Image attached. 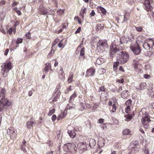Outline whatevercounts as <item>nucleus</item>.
Here are the masks:
<instances>
[{
	"mask_svg": "<svg viewBox=\"0 0 154 154\" xmlns=\"http://www.w3.org/2000/svg\"><path fill=\"white\" fill-rule=\"evenodd\" d=\"M95 14V13L94 10H92L91 11V12L90 13V15L91 17H92Z\"/></svg>",
	"mask_w": 154,
	"mask_h": 154,
	"instance_id": "nucleus-59",
	"label": "nucleus"
},
{
	"mask_svg": "<svg viewBox=\"0 0 154 154\" xmlns=\"http://www.w3.org/2000/svg\"><path fill=\"white\" fill-rule=\"evenodd\" d=\"M66 43V40L64 39L62 40L58 44V46L59 48H63Z\"/></svg>",
	"mask_w": 154,
	"mask_h": 154,
	"instance_id": "nucleus-24",
	"label": "nucleus"
},
{
	"mask_svg": "<svg viewBox=\"0 0 154 154\" xmlns=\"http://www.w3.org/2000/svg\"><path fill=\"white\" fill-rule=\"evenodd\" d=\"M73 76V74H70L68 79V82L69 83H71L72 82Z\"/></svg>",
	"mask_w": 154,
	"mask_h": 154,
	"instance_id": "nucleus-35",
	"label": "nucleus"
},
{
	"mask_svg": "<svg viewBox=\"0 0 154 154\" xmlns=\"http://www.w3.org/2000/svg\"><path fill=\"white\" fill-rule=\"evenodd\" d=\"M18 4V2H17L15 1H14L13 3L11 4V6L12 7H14L17 5Z\"/></svg>",
	"mask_w": 154,
	"mask_h": 154,
	"instance_id": "nucleus-61",
	"label": "nucleus"
},
{
	"mask_svg": "<svg viewBox=\"0 0 154 154\" xmlns=\"http://www.w3.org/2000/svg\"><path fill=\"white\" fill-rule=\"evenodd\" d=\"M128 90H124L122 92L121 94V96L123 98H126L128 95Z\"/></svg>",
	"mask_w": 154,
	"mask_h": 154,
	"instance_id": "nucleus-25",
	"label": "nucleus"
},
{
	"mask_svg": "<svg viewBox=\"0 0 154 154\" xmlns=\"http://www.w3.org/2000/svg\"><path fill=\"white\" fill-rule=\"evenodd\" d=\"M1 67V73L3 75H5V72L7 73L11 69V63L10 62H7L3 63Z\"/></svg>",
	"mask_w": 154,
	"mask_h": 154,
	"instance_id": "nucleus-5",
	"label": "nucleus"
},
{
	"mask_svg": "<svg viewBox=\"0 0 154 154\" xmlns=\"http://www.w3.org/2000/svg\"><path fill=\"white\" fill-rule=\"evenodd\" d=\"M131 103L132 101L130 99L128 100L125 102V104L127 107H130L131 105Z\"/></svg>",
	"mask_w": 154,
	"mask_h": 154,
	"instance_id": "nucleus-39",
	"label": "nucleus"
},
{
	"mask_svg": "<svg viewBox=\"0 0 154 154\" xmlns=\"http://www.w3.org/2000/svg\"><path fill=\"white\" fill-rule=\"evenodd\" d=\"M78 146L80 153L84 152L87 149V146L85 143H78Z\"/></svg>",
	"mask_w": 154,
	"mask_h": 154,
	"instance_id": "nucleus-11",
	"label": "nucleus"
},
{
	"mask_svg": "<svg viewBox=\"0 0 154 154\" xmlns=\"http://www.w3.org/2000/svg\"><path fill=\"white\" fill-rule=\"evenodd\" d=\"M84 104L83 103H81L80 104V106L81 107L80 108L79 110L81 111L84 110L85 108V106H84Z\"/></svg>",
	"mask_w": 154,
	"mask_h": 154,
	"instance_id": "nucleus-52",
	"label": "nucleus"
},
{
	"mask_svg": "<svg viewBox=\"0 0 154 154\" xmlns=\"http://www.w3.org/2000/svg\"><path fill=\"white\" fill-rule=\"evenodd\" d=\"M66 115V114L65 113V111H64L63 113L60 115H59L58 117H57V120H59L60 119H63V118H64L65 116Z\"/></svg>",
	"mask_w": 154,
	"mask_h": 154,
	"instance_id": "nucleus-30",
	"label": "nucleus"
},
{
	"mask_svg": "<svg viewBox=\"0 0 154 154\" xmlns=\"http://www.w3.org/2000/svg\"><path fill=\"white\" fill-rule=\"evenodd\" d=\"M84 49H85L84 48H82L81 49V50L80 51V56H84V55L85 53Z\"/></svg>",
	"mask_w": 154,
	"mask_h": 154,
	"instance_id": "nucleus-48",
	"label": "nucleus"
},
{
	"mask_svg": "<svg viewBox=\"0 0 154 154\" xmlns=\"http://www.w3.org/2000/svg\"><path fill=\"white\" fill-rule=\"evenodd\" d=\"M133 64L136 71L138 72H140L142 69V66L140 60L138 59L134 60Z\"/></svg>",
	"mask_w": 154,
	"mask_h": 154,
	"instance_id": "nucleus-7",
	"label": "nucleus"
},
{
	"mask_svg": "<svg viewBox=\"0 0 154 154\" xmlns=\"http://www.w3.org/2000/svg\"><path fill=\"white\" fill-rule=\"evenodd\" d=\"M77 95L76 93L74 92V93L70 97L69 101V102H72L74 101V99L76 97Z\"/></svg>",
	"mask_w": 154,
	"mask_h": 154,
	"instance_id": "nucleus-31",
	"label": "nucleus"
},
{
	"mask_svg": "<svg viewBox=\"0 0 154 154\" xmlns=\"http://www.w3.org/2000/svg\"><path fill=\"white\" fill-rule=\"evenodd\" d=\"M23 41V39L22 38H18L16 41V43L18 45L22 43Z\"/></svg>",
	"mask_w": 154,
	"mask_h": 154,
	"instance_id": "nucleus-45",
	"label": "nucleus"
},
{
	"mask_svg": "<svg viewBox=\"0 0 154 154\" xmlns=\"http://www.w3.org/2000/svg\"><path fill=\"white\" fill-rule=\"evenodd\" d=\"M125 14L124 15V19L123 20L124 22L127 21L130 15L127 12H125Z\"/></svg>",
	"mask_w": 154,
	"mask_h": 154,
	"instance_id": "nucleus-34",
	"label": "nucleus"
},
{
	"mask_svg": "<svg viewBox=\"0 0 154 154\" xmlns=\"http://www.w3.org/2000/svg\"><path fill=\"white\" fill-rule=\"evenodd\" d=\"M151 121L150 116L148 113L145 112L143 114L142 118L141 119V122L144 128L147 129L149 128V123Z\"/></svg>",
	"mask_w": 154,
	"mask_h": 154,
	"instance_id": "nucleus-2",
	"label": "nucleus"
},
{
	"mask_svg": "<svg viewBox=\"0 0 154 154\" xmlns=\"http://www.w3.org/2000/svg\"><path fill=\"white\" fill-rule=\"evenodd\" d=\"M114 103L112 105V112H114L116 111V107L115 104V101H113Z\"/></svg>",
	"mask_w": 154,
	"mask_h": 154,
	"instance_id": "nucleus-41",
	"label": "nucleus"
},
{
	"mask_svg": "<svg viewBox=\"0 0 154 154\" xmlns=\"http://www.w3.org/2000/svg\"><path fill=\"white\" fill-rule=\"evenodd\" d=\"M57 12L58 14H57L59 16H61L64 13V11L63 10H61L60 9L57 11Z\"/></svg>",
	"mask_w": 154,
	"mask_h": 154,
	"instance_id": "nucleus-38",
	"label": "nucleus"
},
{
	"mask_svg": "<svg viewBox=\"0 0 154 154\" xmlns=\"http://www.w3.org/2000/svg\"><path fill=\"white\" fill-rule=\"evenodd\" d=\"M12 31L14 32V33H15V32L16 31L15 28H10L9 29L8 31V32L10 35H11L12 33Z\"/></svg>",
	"mask_w": 154,
	"mask_h": 154,
	"instance_id": "nucleus-42",
	"label": "nucleus"
},
{
	"mask_svg": "<svg viewBox=\"0 0 154 154\" xmlns=\"http://www.w3.org/2000/svg\"><path fill=\"white\" fill-rule=\"evenodd\" d=\"M68 151L72 153H75L77 149L75 144L73 143H69L67 145Z\"/></svg>",
	"mask_w": 154,
	"mask_h": 154,
	"instance_id": "nucleus-9",
	"label": "nucleus"
},
{
	"mask_svg": "<svg viewBox=\"0 0 154 154\" xmlns=\"http://www.w3.org/2000/svg\"><path fill=\"white\" fill-rule=\"evenodd\" d=\"M76 106L75 104H73L72 103V102H69L68 104L66 107L67 109H74L75 108Z\"/></svg>",
	"mask_w": 154,
	"mask_h": 154,
	"instance_id": "nucleus-23",
	"label": "nucleus"
},
{
	"mask_svg": "<svg viewBox=\"0 0 154 154\" xmlns=\"http://www.w3.org/2000/svg\"><path fill=\"white\" fill-rule=\"evenodd\" d=\"M55 109H53L51 110H50L48 113V115L49 116H51L55 112Z\"/></svg>",
	"mask_w": 154,
	"mask_h": 154,
	"instance_id": "nucleus-46",
	"label": "nucleus"
},
{
	"mask_svg": "<svg viewBox=\"0 0 154 154\" xmlns=\"http://www.w3.org/2000/svg\"><path fill=\"white\" fill-rule=\"evenodd\" d=\"M130 48L132 51L136 54H139L140 53V48L137 42H136L134 44H131Z\"/></svg>",
	"mask_w": 154,
	"mask_h": 154,
	"instance_id": "nucleus-6",
	"label": "nucleus"
},
{
	"mask_svg": "<svg viewBox=\"0 0 154 154\" xmlns=\"http://www.w3.org/2000/svg\"><path fill=\"white\" fill-rule=\"evenodd\" d=\"M140 150V148L138 147H135V148H134L132 149L131 151L132 152H133V151H134V153H136L137 152H138Z\"/></svg>",
	"mask_w": 154,
	"mask_h": 154,
	"instance_id": "nucleus-50",
	"label": "nucleus"
},
{
	"mask_svg": "<svg viewBox=\"0 0 154 154\" xmlns=\"http://www.w3.org/2000/svg\"><path fill=\"white\" fill-rule=\"evenodd\" d=\"M122 134L124 135H131V131L129 129L126 128L123 130Z\"/></svg>",
	"mask_w": 154,
	"mask_h": 154,
	"instance_id": "nucleus-26",
	"label": "nucleus"
},
{
	"mask_svg": "<svg viewBox=\"0 0 154 154\" xmlns=\"http://www.w3.org/2000/svg\"><path fill=\"white\" fill-rule=\"evenodd\" d=\"M127 2L130 5H132L134 3V0H128Z\"/></svg>",
	"mask_w": 154,
	"mask_h": 154,
	"instance_id": "nucleus-54",
	"label": "nucleus"
},
{
	"mask_svg": "<svg viewBox=\"0 0 154 154\" xmlns=\"http://www.w3.org/2000/svg\"><path fill=\"white\" fill-rule=\"evenodd\" d=\"M51 68V64L49 63H46L45 64V66L44 68V71L46 72H48L49 70V69Z\"/></svg>",
	"mask_w": 154,
	"mask_h": 154,
	"instance_id": "nucleus-32",
	"label": "nucleus"
},
{
	"mask_svg": "<svg viewBox=\"0 0 154 154\" xmlns=\"http://www.w3.org/2000/svg\"><path fill=\"white\" fill-rule=\"evenodd\" d=\"M143 46L145 49L149 50H150V46L149 45V44L147 40H146V42H145V43L143 44Z\"/></svg>",
	"mask_w": 154,
	"mask_h": 154,
	"instance_id": "nucleus-28",
	"label": "nucleus"
},
{
	"mask_svg": "<svg viewBox=\"0 0 154 154\" xmlns=\"http://www.w3.org/2000/svg\"><path fill=\"white\" fill-rule=\"evenodd\" d=\"M34 119L33 117H32L30 121H28L26 124L27 127L28 128L30 129L33 126V125L34 124Z\"/></svg>",
	"mask_w": 154,
	"mask_h": 154,
	"instance_id": "nucleus-16",
	"label": "nucleus"
},
{
	"mask_svg": "<svg viewBox=\"0 0 154 154\" xmlns=\"http://www.w3.org/2000/svg\"><path fill=\"white\" fill-rule=\"evenodd\" d=\"M152 88H151L150 89H148V90L150 91H149V94L151 96H154V91H152Z\"/></svg>",
	"mask_w": 154,
	"mask_h": 154,
	"instance_id": "nucleus-51",
	"label": "nucleus"
},
{
	"mask_svg": "<svg viewBox=\"0 0 154 154\" xmlns=\"http://www.w3.org/2000/svg\"><path fill=\"white\" fill-rule=\"evenodd\" d=\"M98 8L101 11V13L103 14H105L106 13V10L103 7L101 6H99L98 7Z\"/></svg>",
	"mask_w": 154,
	"mask_h": 154,
	"instance_id": "nucleus-36",
	"label": "nucleus"
},
{
	"mask_svg": "<svg viewBox=\"0 0 154 154\" xmlns=\"http://www.w3.org/2000/svg\"><path fill=\"white\" fill-rule=\"evenodd\" d=\"M60 41V40L59 38H56L53 42L52 43V46L51 47V48H52V47L53 46H54L55 45H56L58 42H59Z\"/></svg>",
	"mask_w": 154,
	"mask_h": 154,
	"instance_id": "nucleus-44",
	"label": "nucleus"
},
{
	"mask_svg": "<svg viewBox=\"0 0 154 154\" xmlns=\"http://www.w3.org/2000/svg\"><path fill=\"white\" fill-rule=\"evenodd\" d=\"M100 103L99 102L94 103L93 106L92 107V109L93 110L96 109L97 108V106H99Z\"/></svg>",
	"mask_w": 154,
	"mask_h": 154,
	"instance_id": "nucleus-40",
	"label": "nucleus"
},
{
	"mask_svg": "<svg viewBox=\"0 0 154 154\" xmlns=\"http://www.w3.org/2000/svg\"><path fill=\"white\" fill-rule=\"evenodd\" d=\"M79 59L81 60H82L85 59V56H80L79 57Z\"/></svg>",
	"mask_w": 154,
	"mask_h": 154,
	"instance_id": "nucleus-63",
	"label": "nucleus"
},
{
	"mask_svg": "<svg viewBox=\"0 0 154 154\" xmlns=\"http://www.w3.org/2000/svg\"><path fill=\"white\" fill-rule=\"evenodd\" d=\"M105 59L102 57L97 58L96 61V63L98 65H100L103 63L105 62Z\"/></svg>",
	"mask_w": 154,
	"mask_h": 154,
	"instance_id": "nucleus-20",
	"label": "nucleus"
},
{
	"mask_svg": "<svg viewBox=\"0 0 154 154\" xmlns=\"http://www.w3.org/2000/svg\"><path fill=\"white\" fill-rule=\"evenodd\" d=\"M16 130L13 127H11L7 130V134L10 135L11 137H16L17 134L15 132Z\"/></svg>",
	"mask_w": 154,
	"mask_h": 154,
	"instance_id": "nucleus-10",
	"label": "nucleus"
},
{
	"mask_svg": "<svg viewBox=\"0 0 154 154\" xmlns=\"http://www.w3.org/2000/svg\"><path fill=\"white\" fill-rule=\"evenodd\" d=\"M99 92L101 91H105V88L104 86H101L99 87L98 90Z\"/></svg>",
	"mask_w": 154,
	"mask_h": 154,
	"instance_id": "nucleus-47",
	"label": "nucleus"
},
{
	"mask_svg": "<svg viewBox=\"0 0 154 154\" xmlns=\"http://www.w3.org/2000/svg\"><path fill=\"white\" fill-rule=\"evenodd\" d=\"M119 63H120V62H119L118 60H117V62H115L113 65V68L114 70L115 71H116L117 70V67L118 66Z\"/></svg>",
	"mask_w": 154,
	"mask_h": 154,
	"instance_id": "nucleus-33",
	"label": "nucleus"
},
{
	"mask_svg": "<svg viewBox=\"0 0 154 154\" xmlns=\"http://www.w3.org/2000/svg\"><path fill=\"white\" fill-rule=\"evenodd\" d=\"M57 118V116L55 115H53L51 118L53 122H54Z\"/></svg>",
	"mask_w": 154,
	"mask_h": 154,
	"instance_id": "nucleus-57",
	"label": "nucleus"
},
{
	"mask_svg": "<svg viewBox=\"0 0 154 154\" xmlns=\"http://www.w3.org/2000/svg\"><path fill=\"white\" fill-rule=\"evenodd\" d=\"M26 36L27 38L30 39L31 38V35L30 33L29 32H27L26 34Z\"/></svg>",
	"mask_w": 154,
	"mask_h": 154,
	"instance_id": "nucleus-58",
	"label": "nucleus"
},
{
	"mask_svg": "<svg viewBox=\"0 0 154 154\" xmlns=\"http://www.w3.org/2000/svg\"><path fill=\"white\" fill-rule=\"evenodd\" d=\"M118 54L121 56L118 59L120 63L124 64L128 60L129 55L125 52L121 51Z\"/></svg>",
	"mask_w": 154,
	"mask_h": 154,
	"instance_id": "nucleus-3",
	"label": "nucleus"
},
{
	"mask_svg": "<svg viewBox=\"0 0 154 154\" xmlns=\"http://www.w3.org/2000/svg\"><path fill=\"white\" fill-rule=\"evenodd\" d=\"M104 140L103 138L100 137L98 139V147L97 150H99L100 148L104 146Z\"/></svg>",
	"mask_w": 154,
	"mask_h": 154,
	"instance_id": "nucleus-13",
	"label": "nucleus"
},
{
	"mask_svg": "<svg viewBox=\"0 0 154 154\" xmlns=\"http://www.w3.org/2000/svg\"><path fill=\"white\" fill-rule=\"evenodd\" d=\"M68 133L72 138H74L76 135V133L74 131L72 130L71 131H68Z\"/></svg>",
	"mask_w": 154,
	"mask_h": 154,
	"instance_id": "nucleus-29",
	"label": "nucleus"
},
{
	"mask_svg": "<svg viewBox=\"0 0 154 154\" xmlns=\"http://www.w3.org/2000/svg\"><path fill=\"white\" fill-rule=\"evenodd\" d=\"M104 119H99L98 122H97L98 123H102L104 122Z\"/></svg>",
	"mask_w": 154,
	"mask_h": 154,
	"instance_id": "nucleus-62",
	"label": "nucleus"
},
{
	"mask_svg": "<svg viewBox=\"0 0 154 154\" xmlns=\"http://www.w3.org/2000/svg\"><path fill=\"white\" fill-rule=\"evenodd\" d=\"M5 2L4 0H2L0 1V5H4L5 3Z\"/></svg>",
	"mask_w": 154,
	"mask_h": 154,
	"instance_id": "nucleus-60",
	"label": "nucleus"
},
{
	"mask_svg": "<svg viewBox=\"0 0 154 154\" xmlns=\"http://www.w3.org/2000/svg\"><path fill=\"white\" fill-rule=\"evenodd\" d=\"M150 48L151 49H154V39H147Z\"/></svg>",
	"mask_w": 154,
	"mask_h": 154,
	"instance_id": "nucleus-17",
	"label": "nucleus"
},
{
	"mask_svg": "<svg viewBox=\"0 0 154 154\" xmlns=\"http://www.w3.org/2000/svg\"><path fill=\"white\" fill-rule=\"evenodd\" d=\"M95 72V69L93 68H91L87 70L86 72V75L88 76H93Z\"/></svg>",
	"mask_w": 154,
	"mask_h": 154,
	"instance_id": "nucleus-15",
	"label": "nucleus"
},
{
	"mask_svg": "<svg viewBox=\"0 0 154 154\" xmlns=\"http://www.w3.org/2000/svg\"><path fill=\"white\" fill-rule=\"evenodd\" d=\"M107 46V42L105 41L99 40L97 44V49L98 51L101 52L105 50V48Z\"/></svg>",
	"mask_w": 154,
	"mask_h": 154,
	"instance_id": "nucleus-4",
	"label": "nucleus"
},
{
	"mask_svg": "<svg viewBox=\"0 0 154 154\" xmlns=\"http://www.w3.org/2000/svg\"><path fill=\"white\" fill-rule=\"evenodd\" d=\"M85 105L86 108L88 109H90L91 108V106L90 104L87 103H85Z\"/></svg>",
	"mask_w": 154,
	"mask_h": 154,
	"instance_id": "nucleus-55",
	"label": "nucleus"
},
{
	"mask_svg": "<svg viewBox=\"0 0 154 154\" xmlns=\"http://www.w3.org/2000/svg\"><path fill=\"white\" fill-rule=\"evenodd\" d=\"M61 88V86L60 85H58L56 87L55 90L54 91V95H58L59 97L60 95L61 94V92L60 91V89Z\"/></svg>",
	"mask_w": 154,
	"mask_h": 154,
	"instance_id": "nucleus-14",
	"label": "nucleus"
},
{
	"mask_svg": "<svg viewBox=\"0 0 154 154\" xmlns=\"http://www.w3.org/2000/svg\"><path fill=\"white\" fill-rule=\"evenodd\" d=\"M152 0H145L144 2V8L147 11H151L152 8L151 4L152 2Z\"/></svg>",
	"mask_w": 154,
	"mask_h": 154,
	"instance_id": "nucleus-8",
	"label": "nucleus"
},
{
	"mask_svg": "<svg viewBox=\"0 0 154 154\" xmlns=\"http://www.w3.org/2000/svg\"><path fill=\"white\" fill-rule=\"evenodd\" d=\"M138 145V142L137 141H134L132 142L129 146L130 148L133 149L136 147Z\"/></svg>",
	"mask_w": 154,
	"mask_h": 154,
	"instance_id": "nucleus-21",
	"label": "nucleus"
},
{
	"mask_svg": "<svg viewBox=\"0 0 154 154\" xmlns=\"http://www.w3.org/2000/svg\"><path fill=\"white\" fill-rule=\"evenodd\" d=\"M0 91V112H2L6 110L11 105V103L5 98V89L1 88Z\"/></svg>",
	"mask_w": 154,
	"mask_h": 154,
	"instance_id": "nucleus-1",
	"label": "nucleus"
},
{
	"mask_svg": "<svg viewBox=\"0 0 154 154\" xmlns=\"http://www.w3.org/2000/svg\"><path fill=\"white\" fill-rule=\"evenodd\" d=\"M110 57H111V56L112 57L113 55L116 52H119V49H118L119 48H118L116 45H111L110 46Z\"/></svg>",
	"mask_w": 154,
	"mask_h": 154,
	"instance_id": "nucleus-12",
	"label": "nucleus"
},
{
	"mask_svg": "<svg viewBox=\"0 0 154 154\" xmlns=\"http://www.w3.org/2000/svg\"><path fill=\"white\" fill-rule=\"evenodd\" d=\"M125 116L126 118L125 120L126 121H129L132 118V117L131 116H129L128 115H125Z\"/></svg>",
	"mask_w": 154,
	"mask_h": 154,
	"instance_id": "nucleus-49",
	"label": "nucleus"
},
{
	"mask_svg": "<svg viewBox=\"0 0 154 154\" xmlns=\"http://www.w3.org/2000/svg\"><path fill=\"white\" fill-rule=\"evenodd\" d=\"M135 29L137 31L139 32H141L143 30L142 27L140 26L136 27Z\"/></svg>",
	"mask_w": 154,
	"mask_h": 154,
	"instance_id": "nucleus-43",
	"label": "nucleus"
},
{
	"mask_svg": "<svg viewBox=\"0 0 154 154\" xmlns=\"http://www.w3.org/2000/svg\"><path fill=\"white\" fill-rule=\"evenodd\" d=\"M26 144V142L25 141V140H23V141L22 143V144H21V146H25Z\"/></svg>",
	"mask_w": 154,
	"mask_h": 154,
	"instance_id": "nucleus-64",
	"label": "nucleus"
},
{
	"mask_svg": "<svg viewBox=\"0 0 154 154\" xmlns=\"http://www.w3.org/2000/svg\"><path fill=\"white\" fill-rule=\"evenodd\" d=\"M59 77L60 79L62 80H64L65 79V74L63 70V69L62 68H61L59 71Z\"/></svg>",
	"mask_w": 154,
	"mask_h": 154,
	"instance_id": "nucleus-18",
	"label": "nucleus"
},
{
	"mask_svg": "<svg viewBox=\"0 0 154 154\" xmlns=\"http://www.w3.org/2000/svg\"><path fill=\"white\" fill-rule=\"evenodd\" d=\"M86 11V8H85L83 10V13H82L81 12L80 13V14L82 16V17L83 18L84 17V13H85Z\"/></svg>",
	"mask_w": 154,
	"mask_h": 154,
	"instance_id": "nucleus-53",
	"label": "nucleus"
},
{
	"mask_svg": "<svg viewBox=\"0 0 154 154\" xmlns=\"http://www.w3.org/2000/svg\"><path fill=\"white\" fill-rule=\"evenodd\" d=\"M146 86V83L145 82L142 83L139 85L137 89L139 90H143L145 88Z\"/></svg>",
	"mask_w": 154,
	"mask_h": 154,
	"instance_id": "nucleus-22",
	"label": "nucleus"
},
{
	"mask_svg": "<svg viewBox=\"0 0 154 154\" xmlns=\"http://www.w3.org/2000/svg\"><path fill=\"white\" fill-rule=\"evenodd\" d=\"M96 144L95 140L94 139H91L89 141V144L91 147L93 146Z\"/></svg>",
	"mask_w": 154,
	"mask_h": 154,
	"instance_id": "nucleus-37",
	"label": "nucleus"
},
{
	"mask_svg": "<svg viewBox=\"0 0 154 154\" xmlns=\"http://www.w3.org/2000/svg\"><path fill=\"white\" fill-rule=\"evenodd\" d=\"M39 13L42 15L46 14L48 13V9L45 7L41 8L39 10Z\"/></svg>",
	"mask_w": 154,
	"mask_h": 154,
	"instance_id": "nucleus-19",
	"label": "nucleus"
},
{
	"mask_svg": "<svg viewBox=\"0 0 154 154\" xmlns=\"http://www.w3.org/2000/svg\"><path fill=\"white\" fill-rule=\"evenodd\" d=\"M116 82H117L122 83L124 82V80L123 79H117L116 80Z\"/></svg>",
	"mask_w": 154,
	"mask_h": 154,
	"instance_id": "nucleus-56",
	"label": "nucleus"
},
{
	"mask_svg": "<svg viewBox=\"0 0 154 154\" xmlns=\"http://www.w3.org/2000/svg\"><path fill=\"white\" fill-rule=\"evenodd\" d=\"M54 97L53 98L51 97L49 99V102L50 103H52L53 102H56L57 101V99L59 98L58 95H54Z\"/></svg>",
	"mask_w": 154,
	"mask_h": 154,
	"instance_id": "nucleus-27",
	"label": "nucleus"
}]
</instances>
